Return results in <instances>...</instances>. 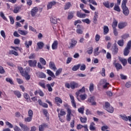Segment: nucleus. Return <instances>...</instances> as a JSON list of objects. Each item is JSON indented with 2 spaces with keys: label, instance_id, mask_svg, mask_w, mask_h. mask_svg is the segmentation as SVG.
I'll return each mask as SVG.
<instances>
[{
  "label": "nucleus",
  "instance_id": "obj_7",
  "mask_svg": "<svg viewBox=\"0 0 131 131\" xmlns=\"http://www.w3.org/2000/svg\"><path fill=\"white\" fill-rule=\"evenodd\" d=\"M38 12V8L37 7H34L31 11V15L32 17H35Z\"/></svg>",
  "mask_w": 131,
  "mask_h": 131
},
{
  "label": "nucleus",
  "instance_id": "obj_50",
  "mask_svg": "<svg viewBox=\"0 0 131 131\" xmlns=\"http://www.w3.org/2000/svg\"><path fill=\"white\" fill-rule=\"evenodd\" d=\"M62 70H63L62 68L58 69L55 73L56 76H58V75H60V74H61V72H62Z\"/></svg>",
  "mask_w": 131,
  "mask_h": 131
},
{
  "label": "nucleus",
  "instance_id": "obj_42",
  "mask_svg": "<svg viewBox=\"0 0 131 131\" xmlns=\"http://www.w3.org/2000/svg\"><path fill=\"white\" fill-rule=\"evenodd\" d=\"M98 13L97 12H95V15L94 16L93 20H94V23H96L97 21H98Z\"/></svg>",
  "mask_w": 131,
  "mask_h": 131
},
{
  "label": "nucleus",
  "instance_id": "obj_17",
  "mask_svg": "<svg viewBox=\"0 0 131 131\" xmlns=\"http://www.w3.org/2000/svg\"><path fill=\"white\" fill-rule=\"evenodd\" d=\"M37 50H41L43 48L45 43L42 41H39L37 43Z\"/></svg>",
  "mask_w": 131,
  "mask_h": 131
},
{
  "label": "nucleus",
  "instance_id": "obj_8",
  "mask_svg": "<svg viewBox=\"0 0 131 131\" xmlns=\"http://www.w3.org/2000/svg\"><path fill=\"white\" fill-rule=\"evenodd\" d=\"M28 63L30 67H35L36 64H37V61H36V60H29L28 61Z\"/></svg>",
  "mask_w": 131,
  "mask_h": 131
},
{
  "label": "nucleus",
  "instance_id": "obj_37",
  "mask_svg": "<svg viewBox=\"0 0 131 131\" xmlns=\"http://www.w3.org/2000/svg\"><path fill=\"white\" fill-rule=\"evenodd\" d=\"M117 24H118V21H117L116 19H114L112 24L113 28V29L116 28V27H117Z\"/></svg>",
  "mask_w": 131,
  "mask_h": 131
},
{
  "label": "nucleus",
  "instance_id": "obj_1",
  "mask_svg": "<svg viewBox=\"0 0 131 131\" xmlns=\"http://www.w3.org/2000/svg\"><path fill=\"white\" fill-rule=\"evenodd\" d=\"M127 3V0H123L122 2L121 8L122 9L123 13L125 16H127L129 15V10L128 8L126 7V3Z\"/></svg>",
  "mask_w": 131,
  "mask_h": 131
},
{
  "label": "nucleus",
  "instance_id": "obj_53",
  "mask_svg": "<svg viewBox=\"0 0 131 131\" xmlns=\"http://www.w3.org/2000/svg\"><path fill=\"white\" fill-rule=\"evenodd\" d=\"M39 61L43 66L47 64V61H46V60H45L42 57L40 58Z\"/></svg>",
  "mask_w": 131,
  "mask_h": 131
},
{
  "label": "nucleus",
  "instance_id": "obj_26",
  "mask_svg": "<svg viewBox=\"0 0 131 131\" xmlns=\"http://www.w3.org/2000/svg\"><path fill=\"white\" fill-rule=\"evenodd\" d=\"M119 61L121 62L122 64H123V66H125L126 64H127V60H126L125 58H122L121 57H119Z\"/></svg>",
  "mask_w": 131,
  "mask_h": 131
},
{
  "label": "nucleus",
  "instance_id": "obj_3",
  "mask_svg": "<svg viewBox=\"0 0 131 131\" xmlns=\"http://www.w3.org/2000/svg\"><path fill=\"white\" fill-rule=\"evenodd\" d=\"M131 47V40L128 41L127 43V46L124 50V56H127L129 54V50H130Z\"/></svg>",
  "mask_w": 131,
  "mask_h": 131
},
{
  "label": "nucleus",
  "instance_id": "obj_25",
  "mask_svg": "<svg viewBox=\"0 0 131 131\" xmlns=\"http://www.w3.org/2000/svg\"><path fill=\"white\" fill-rule=\"evenodd\" d=\"M57 48H58V41L54 40L52 45V50H57Z\"/></svg>",
  "mask_w": 131,
  "mask_h": 131
},
{
  "label": "nucleus",
  "instance_id": "obj_57",
  "mask_svg": "<svg viewBox=\"0 0 131 131\" xmlns=\"http://www.w3.org/2000/svg\"><path fill=\"white\" fill-rule=\"evenodd\" d=\"M5 123L6 125L8 126V127H9L10 128H13V127H14V126L13 125V124H12L9 122L6 121Z\"/></svg>",
  "mask_w": 131,
  "mask_h": 131
},
{
  "label": "nucleus",
  "instance_id": "obj_39",
  "mask_svg": "<svg viewBox=\"0 0 131 131\" xmlns=\"http://www.w3.org/2000/svg\"><path fill=\"white\" fill-rule=\"evenodd\" d=\"M58 115V117H60V116H63V115H66V112H64V109H61Z\"/></svg>",
  "mask_w": 131,
  "mask_h": 131
},
{
  "label": "nucleus",
  "instance_id": "obj_35",
  "mask_svg": "<svg viewBox=\"0 0 131 131\" xmlns=\"http://www.w3.org/2000/svg\"><path fill=\"white\" fill-rule=\"evenodd\" d=\"M13 93L18 98H21V96H22V95L21 94V93H20L19 91H14Z\"/></svg>",
  "mask_w": 131,
  "mask_h": 131
},
{
  "label": "nucleus",
  "instance_id": "obj_33",
  "mask_svg": "<svg viewBox=\"0 0 131 131\" xmlns=\"http://www.w3.org/2000/svg\"><path fill=\"white\" fill-rule=\"evenodd\" d=\"M46 127H48V125L46 124H42L41 125H40L39 126V130L43 131V130L45 129V128H46Z\"/></svg>",
  "mask_w": 131,
  "mask_h": 131
},
{
  "label": "nucleus",
  "instance_id": "obj_51",
  "mask_svg": "<svg viewBox=\"0 0 131 131\" xmlns=\"http://www.w3.org/2000/svg\"><path fill=\"white\" fill-rule=\"evenodd\" d=\"M28 116L29 117H32V118L33 117V111L31 110H29L28 112Z\"/></svg>",
  "mask_w": 131,
  "mask_h": 131
},
{
  "label": "nucleus",
  "instance_id": "obj_5",
  "mask_svg": "<svg viewBox=\"0 0 131 131\" xmlns=\"http://www.w3.org/2000/svg\"><path fill=\"white\" fill-rule=\"evenodd\" d=\"M18 69L22 76H24V75L28 74V69H23V68L21 67H18Z\"/></svg>",
  "mask_w": 131,
  "mask_h": 131
},
{
  "label": "nucleus",
  "instance_id": "obj_21",
  "mask_svg": "<svg viewBox=\"0 0 131 131\" xmlns=\"http://www.w3.org/2000/svg\"><path fill=\"white\" fill-rule=\"evenodd\" d=\"M18 32L20 35H27L28 34V31L23 30H18Z\"/></svg>",
  "mask_w": 131,
  "mask_h": 131
},
{
  "label": "nucleus",
  "instance_id": "obj_9",
  "mask_svg": "<svg viewBox=\"0 0 131 131\" xmlns=\"http://www.w3.org/2000/svg\"><path fill=\"white\" fill-rule=\"evenodd\" d=\"M56 5H57V2L55 1H53L49 2L47 5L48 10H50V9H52V8H53V6H55Z\"/></svg>",
  "mask_w": 131,
  "mask_h": 131
},
{
  "label": "nucleus",
  "instance_id": "obj_52",
  "mask_svg": "<svg viewBox=\"0 0 131 131\" xmlns=\"http://www.w3.org/2000/svg\"><path fill=\"white\" fill-rule=\"evenodd\" d=\"M88 3H90V4H92V5H94V6H97L98 4H97V2L95 1V0H86Z\"/></svg>",
  "mask_w": 131,
  "mask_h": 131
},
{
  "label": "nucleus",
  "instance_id": "obj_27",
  "mask_svg": "<svg viewBox=\"0 0 131 131\" xmlns=\"http://www.w3.org/2000/svg\"><path fill=\"white\" fill-rule=\"evenodd\" d=\"M77 16L79 18H85V17H86V14L81 13V12H80V11H77Z\"/></svg>",
  "mask_w": 131,
  "mask_h": 131
},
{
  "label": "nucleus",
  "instance_id": "obj_43",
  "mask_svg": "<svg viewBox=\"0 0 131 131\" xmlns=\"http://www.w3.org/2000/svg\"><path fill=\"white\" fill-rule=\"evenodd\" d=\"M71 6L72 5H71V3H70V2L66 3V5L64 6V10H68L70 8V7H71Z\"/></svg>",
  "mask_w": 131,
  "mask_h": 131
},
{
  "label": "nucleus",
  "instance_id": "obj_10",
  "mask_svg": "<svg viewBox=\"0 0 131 131\" xmlns=\"http://www.w3.org/2000/svg\"><path fill=\"white\" fill-rule=\"evenodd\" d=\"M120 117L123 119V120H125V121H131V115L127 117L125 115H120Z\"/></svg>",
  "mask_w": 131,
  "mask_h": 131
},
{
  "label": "nucleus",
  "instance_id": "obj_61",
  "mask_svg": "<svg viewBox=\"0 0 131 131\" xmlns=\"http://www.w3.org/2000/svg\"><path fill=\"white\" fill-rule=\"evenodd\" d=\"M46 86L49 92H53V88H52V86H51V84H47Z\"/></svg>",
  "mask_w": 131,
  "mask_h": 131
},
{
  "label": "nucleus",
  "instance_id": "obj_36",
  "mask_svg": "<svg viewBox=\"0 0 131 131\" xmlns=\"http://www.w3.org/2000/svg\"><path fill=\"white\" fill-rule=\"evenodd\" d=\"M80 67V64H78L76 66H74L72 68V70L73 71H77L78 69H79V68Z\"/></svg>",
  "mask_w": 131,
  "mask_h": 131
},
{
  "label": "nucleus",
  "instance_id": "obj_60",
  "mask_svg": "<svg viewBox=\"0 0 131 131\" xmlns=\"http://www.w3.org/2000/svg\"><path fill=\"white\" fill-rule=\"evenodd\" d=\"M128 37H129V34H124L121 36L122 39H126V38H128Z\"/></svg>",
  "mask_w": 131,
  "mask_h": 131
},
{
  "label": "nucleus",
  "instance_id": "obj_41",
  "mask_svg": "<svg viewBox=\"0 0 131 131\" xmlns=\"http://www.w3.org/2000/svg\"><path fill=\"white\" fill-rule=\"evenodd\" d=\"M114 10L117 12H120L121 10L120 7H119V5L115 4L114 7Z\"/></svg>",
  "mask_w": 131,
  "mask_h": 131
},
{
  "label": "nucleus",
  "instance_id": "obj_62",
  "mask_svg": "<svg viewBox=\"0 0 131 131\" xmlns=\"http://www.w3.org/2000/svg\"><path fill=\"white\" fill-rule=\"evenodd\" d=\"M75 120H74V119L70 122V127L72 128H73V127H74V125H75Z\"/></svg>",
  "mask_w": 131,
  "mask_h": 131
},
{
  "label": "nucleus",
  "instance_id": "obj_38",
  "mask_svg": "<svg viewBox=\"0 0 131 131\" xmlns=\"http://www.w3.org/2000/svg\"><path fill=\"white\" fill-rule=\"evenodd\" d=\"M88 102H89V103H91V105L93 106H94L96 104V102L94 101V98L93 97H90L88 99Z\"/></svg>",
  "mask_w": 131,
  "mask_h": 131
},
{
  "label": "nucleus",
  "instance_id": "obj_34",
  "mask_svg": "<svg viewBox=\"0 0 131 131\" xmlns=\"http://www.w3.org/2000/svg\"><path fill=\"white\" fill-rule=\"evenodd\" d=\"M89 128L90 130H92V131L96 130V127H95V123L91 122L89 126Z\"/></svg>",
  "mask_w": 131,
  "mask_h": 131
},
{
  "label": "nucleus",
  "instance_id": "obj_56",
  "mask_svg": "<svg viewBox=\"0 0 131 131\" xmlns=\"http://www.w3.org/2000/svg\"><path fill=\"white\" fill-rule=\"evenodd\" d=\"M80 120L82 123H85L86 122L87 118L85 117L80 118Z\"/></svg>",
  "mask_w": 131,
  "mask_h": 131
},
{
  "label": "nucleus",
  "instance_id": "obj_20",
  "mask_svg": "<svg viewBox=\"0 0 131 131\" xmlns=\"http://www.w3.org/2000/svg\"><path fill=\"white\" fill-rule=\"evenodd\" d=\"M127 25L126 23H119L118 25L119 29H123Z\"/></svg>",
  "mask_w": 131,
  "mask_h": 131
},
{
  "label": "nucleus",
  "instance_id": "obj_55",
  "mask_svg": "<svg viewBox=\"0 0 131 131\" xmlns=\"http://www.w3.org/2000/svg\"><path fill=\"white\" fill-rule=\"evenodd\" d=\"M78 111L79 113H81V114H83L84 111V107L82 106L81 107H80L78 109Z\"/></svg>",
  "mask_w": 131,
  "mask_h": 131
},
{
  "label": "nucleus",
  "instance_id": "obj_58",
  "mask_svg": "<svg viewBox=\"0 0 131 131\" xmlns=\"http://www.w3.org/2000/svg\"><path fill=\"white\" fill-rule=\"evenodd\" d=\"M32 120V118L31 117H28L25 118V122H30Z\"/></svg>",
  "mask_w": 131,
  "mask_h": 131
},
{
  "label": "nucleus",
  "instance_id": "obj_29",
  "mask_svg": "<svg viewBox=\"0 0 131 131\" xmlns=\"http://www.w3.org/2000/svg\"><path fill=\"white\" fill-rule=\"evenodd\" d=\"M21 7L20 6L14 7V9L13 10V13H14V14H17L19 13V12H20V11L21 10Z\"/></svg>",
  "mask_w": 131,
  "mask_h": 131
},
{
  "label": "nucleus",
  "instance_id": "obj_24",
  "mask_svg": "<svg viewBox=\"0 0 131 131\" xmlns=\"http://www.w3.org/2000/svg\"><path fill=\"white\" fill-rule=\"evenodd\" d=\"M84 93H85V88L84 86H83L82 89H80L77 92H76V94L78 96L80 94H83Z\"/></svg>",
  "mask_w": 131,
  "mask_h": 131
},
{
  "label": "nucleus",
  "instance_id": "obj_59",
  "mask_svg": "<svg viewBox=\"0 0 131 131\" xmlns=\"http://www.w3.org/2000/svg\"><path fill=\"white\" fill-rule=\"evenodd\" d=\"M23 97L26 100H28L30 97L29 96V95L27 94V93H25L23 94Z\"/></svg>",
  "mask_w": 131,
  "mask_h": 131
},
{
  "label": "nucleus",
  "instance_id": "obj_16",
  "mask_svg": "<svg viewBox=\"0 0 131 131\" xmlns=\"http://www.w3.org/2000/svg\"><path fill=\"white\" fill-rule=\"evenodd\" d=\"M36 74L38 77H39V78H46L47 76L45 73L40 72H36Z\"/></svg>",
  "mask_w": 131,
  "mask_h": 131
},
{
  "label": "nucleus",
  "instance_id": "obj_30",
  "mask_svg": "<svg viewBox=\"0 0 131 131\" xmlns=\"http://www.w3.org/2000/svg\"><path fill=\"white\" fill-rule=\"evenodd\" d=\"M47 73L48 75H50V76H51V77H53V78H56V76H55V74L53 72H52V71L50 70H47Z\"/></svg>",
  "mask_w": 131,
  "mask_h": 131
},
{
  "label": "nucleus",
  "instance_id": "obj_49",
  "mask_svg": "<svg viewBox=\"0 0 131 131\" xmlns=\"http://www.w3.org/2000/svg\"><path fill=\"white\" fill-rule=\"evenodd\" d=\"M64 106L65 107L66 109H67V112H69L71 111V108H70V106L68 105V104L66 103L64 104Z\"/></svg>",
  "mask_w": 131,
  "mask_h": 131
},
{
  "label": "nucleus",
  "instance_id": "obj_14",
  "mask_svg": "<svg viewBox=\"0 0 131 131\" xmlns=\"http://www.w3.org/2000/svg\"><path fill=\"white\" fill-rule=\"evenodd\" d=\"M79 84L77 82L72 81L71 82V88L72 90H74L78 88Z\"/></svg>",
  "mask_w": 131,
  "mask_h": 131
},
{
  "label": "nucleus",
  "instance_id": "obj_63",
  "mask_svg": "<svg viewBox=\"0 0 131 131\" xmlns=\"http://www.w3.org/2000/svg\"><path fill=\"white\" fill-rule=\"evenodd\" d=\"M86 97H87L86 94H83V95H80V98L81 100H85V99H86Z\"/></svg>",
  "mask_w": 131,
  "mask_h": 131
},
{
  "label": "nucleus",
  "instance_id": "obj_47",
  "mask_svg": "<svg viewBox=\"0 0 131 131\" xmlns=\"http://www.w3.org/2000/svg\"><path fill=\"white\" fill-rule=\"evenodd\" d=\"M94 83H91L89 86V91L90 92H91V93H92V92H94Z\"/></svg>",
  "mask_w": 131,
  "mask_h": 131
},
{
  "label": "nucleus",
  "instance_id": "obj_48",
  "mask_svg": "<svg viewBox=\"0 0 131 131\" xmlns=\"http://www.w3.org/2000/svg\"><path fill=\"white\" fill-rule=\"evenodd\" d=\"M118 45L120 47H123V45H124V41L123 40V39L118 40Z\"/></svg>",
  "mask_w": 131,
  "mask_h": 131
},
{
  "label": "nucleus",
  "instance_id": "obj_54",
  "mask_svg": "<svg viewBox=\"0 0 131 131\" xmlns=\"http://www.w3.org/2000/svg\"><path fill=\"white\" fill-rule=\"evenodd\" d=\"M0 16L3 19V20H5V21H8V19H7V17H6V16H5L4 12H1Z\"/></svg>",
  "mask_w": 131,
  "mask_h": 131
},
{
  "label": "nucleus",
  "instance_id": "obj_40",
  "mask_svg": "<svg viewBox=\"0 0 131 131\" xmlns=\"http://www.w3.org/2000/svg\"><path fill=\"white\" fill-rule=\"evenodd\" d=\"M9 55H14V56H18V52L16 51H14V50H11L9 51Z\"/></svg>",
  "mask_w": 131,
  "mask_h": 131
},
{
  "label": "nucleus",
  "instance_id": "obj_19",
  "mask_svg": "<svg viewBox=\"0 0 131 131\" xmlns=\"http://www.w3.org/2000/svg\"><path fill=\"white\" fill-rule=\"evenodd\" d=\"M55 101L57 106H60V104H62L63 103V101H62V99H61L60 97H56L55 98Z\"/></svg>",
  "mask_w": 131,
  "mask_h": 131
},
{
  "label": "nucleus",
  "instance_id": "obj_44",
  "mask_svg": "<svg viewBox=\"0 0 131 131\" xmlns=\"http://www.w3.org/2000/svg\"><path fill=\"white\" fill-rule=\"evenodd\" d=\"M93 50L94 49L93 48V47H90L88 49L86 53H88L89 55H92L93 54Z\"/></svg>",
  "mask_w": 131,
  "mask_h": 131
},
{
  "label": "nucleus",
  "instance_id": "obj_64",
  "mask_svg": "<svg viewBox=\"0 0 131 131\" xmlns=\"http://www.w3.org/2000/svg\"><path fill=\"white\" fill-rule=\"evenodd\" d=\"M108 128H109V127L107 125H104L101 127V130L105 131L108 129Z\"/></svg>",
  "mask_w": 131,
  "mask_h": 131
},
{
  "label": "nucleus",
  "instance_id": "obj_2",
  "mask_svg": "<svg viewBox=\"0 0 131 131\" xmlns=\"http://www.w3.org/2000/svg\"><path fill=\"white\" fill-rule=\"evenodd\" d=\"M104 109L106 110L107 112H109V113H113L114 112V108L110 105V103L109 102H105Z\"/></svg>",
  "mask_w": 131,
  "mask_h": 131
},
{
  "label": "nucleus",
  "instance_id": "obj_32",
  "mask_svg": "<svg viewBox=\"0 0 131 131\" xmlns=\"http://www.w3.org/2000/svg\"><path fill=\"white\" fill-rule=\"evenodd\" d=\"M25 45L27 49H29V47H31V46H32V41L31 40H30L29 41H25Z\"/></svg>",
  "mask_w": 131,
  "mask_h": 131
},
{
  "label": "nucleus",
  "instance_id": "obj_12",
  "mask_svg": "<svg viewBox=\"0 0 131 131\" xmlns=\"http://www.w3.org/2000/svg\"><path fill=\"white\" fill-rule=\"evenodd\" d=\"M19 126H20L22 130L29 131V127H28V126H27V125H26L25 124H23L21 123H19Z\"/></svg>",
  "mask_w": 131,
  "mask_h": 131
},
{
  "label": "nucleus",
  "instance_id": "obj_6",
  "mask_svg": "<svg viewBox=\"0 0 131 131\" xmlns=\"http://www.w3.org/2000/svg\"><path fill=\"white\" fill-rule=\"evenodd\" d=\"M103 5L107 9H110V8H113V7H114V3H110L109 1H105L103 2Z\"/></svg>",
  "mask_w": 131,
  "mask_h": 131
},
{
  "label": "nucleus",
  "instance_id": "obj_45",
  "mask_svg": "<svg viewBox=\"0 0 131 131\" xmlns=\"http://www.w3.org/2000/svg\"><path fill=\"white\" fill-rule=\"evenodd\" d=\"M50 21L51 22V23H52L53 24H57V18L56 17H52L50 18Z\"/></svg>",
  "mask_w": 131,
  "mask_h": 131
},
{
  "label": "nucleus",
  "instance_id": "obj_28",
  "mask_svg": "<svg viewBox=\"0 0 131 131\" xmlns=\"http://www.w3.org/2000/svg\"><path fill=\"white\" fill-rule=\"evenodd\" d=\"M74 17V11H71L68 13V20H71L72 18Z\"/></svg>",
  "mask_w": 131,
  "mask_h": 131
},
{
  "label": "nucleus",
  "instance_id": "obj_22",
  "mask_svg": "<svg viewBox=\"0 0 131 131\" xmlns=\"http://www.w3.org/2000/svg\"><path fill=\"white\" fill-rule=\"evenodd\" d=\"M73 115L72 114V111H71L70 112H67V121H70L71 120V116H72Z\"/></svg>",
  "mask_w": 131,
  "mask_h": 131
},
{
  "label": "nucleus",
  "instance_id": "obj_23",
  "mask_svg": "<svg viewBox=\"0 0 131 131\" xmlns=\"http://www.w3.org/2000/svg\"><path fill=\"white\" fill-rule=\"evenodd\" d=\"M112 51L113 55H116V54H117V53H118V48L116 46V44L114 45V47L112 49Z\"/></svg>",
  "mask_w": 131,
  "mask_h": 131
},
{
  "label": "nucleus",
  "instance_id": "obj_31",
  "mask_svg": "<svg viewBox=\"0 0 131 131\" xmlns=\"http://www.w3.org/2000/svg\"><path fill=\"white\" fill-rule=\"evenodd\" d=\"M109 32V28L108 26H104L103 27V34L106 35V34H108Z\"/></svg>",
  "mask_w": 131,
  "mask_h": 131
},
{
  "label": "nucleus",
  "instance_id": "obj_13",
  "mask_svg": "<svg viewBox=\"0 0 131 131\" xmlns=\"http://www.w3.org/2000/svg\"><path fill=\"white\" fill-rule=\"evenodd\" d=\"M49 68L50 69H52V70H53V71H56L57 70V68L55 65V63L53 61H50L49 62Z\"/></svg>",
  "mask_w": 131,
  "mask_h": 131
},
{
  "label": "nucleus",
  "instance_id": "obj_11",
  "mask_svg": "<svg viewBox=\"0 0 131 131\" xmlns=\"http://www.w3.org/2000/svg\"><path fill=\"white\" fill-rule=\"evenodd\" d=\"M69 96L71 100L72 105L74 108H76V102H75V100H74V97L72 94H69Z\"/></svg>",
  "mask_w": 131,
  "mask_h": 131
},
{
  "label": "nucleus",
  "instance_id": "obj_46",
  "mask_svg": "<svg viewBox=\"0 0 131 131\" xmlns=\"http://www.w3.org/2000/svg\"><path fill=\"white\" fill-rule=\"evenodd\" d=\"M5 80L7 81V82H9L10 84H14V82H13V80L11 79V78H6Z\"/></svg>",
  "mask_w": 131,
  "mask_h": 131
},
{
  "label": "nucleus",
  "instance_id": "obj_18",
  "mask_svg": "<svg viewBox=\"0 0 131 131\" xmlns=\"http://www.w3.org/2000/svg\"><path fill=\"white\" fill-rule=\"evenodd\" d=\"M99 47H97L96 48L94 49L93 54L95 57H97V56H99V55H100L101 51H99Z\"/></svg>",
  "mask_w": 131,
  "mask_h": 131
},
{
  "label": "nucleus",
  "instance_id": "obj_15",
  "mask_svg": "<svg viewBox=\"0 0 131 131\" xmlns=\"http://www.w3.org/2000/svg\"><path fill=\"white\" fill-rule=\"evenodd\" d=\"M114 65L115 66L118 71L119 70H120V69H122V66H121V64H120V63H116V60H114Z\"/></svg>",
  "mask_w": 131,
  "mask_h": 131
},
{
  "label": "nucleus",
  "instance_id": "obj_4",
  "mask_svg": "<svg viewBox=\"0 0 131 131\" xmlns=\"http://www.w3.org/2000/svg\"><path fill=\"white\" fill-rule=\"evenodd\" d=\"M77 44V40H75L74 38L71 39V42H69V49H73Z\"/></svg>",
  "mask_w": 131,
  "mask_h": 131
}]
</instances>
